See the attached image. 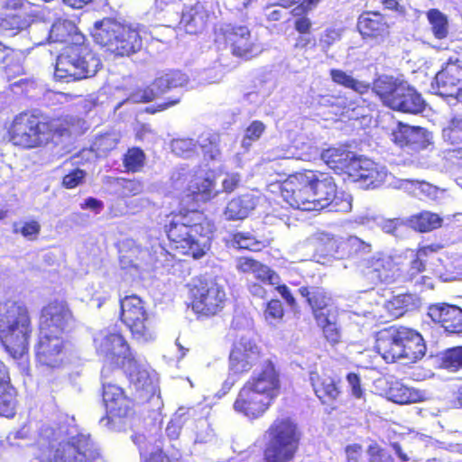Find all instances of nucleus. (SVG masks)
Segmentation results:
<instances>
[{"instance_id": "obj_20", "label": "nucleus", "mask_w": 462, "mask_h": 462, "mask_svg": "<svg viewBox=\"0 0 462 462\" xmlns=\"http://www.w3.org/2000/svg\"><path fill=\"white\" fill-rule=\"evenodd\" d=\"M273 404L263 396L243 384L234 401L233 409L237 414L254 420L262 418Z\"/></svg>"}, {"instance_id": "obj_14", "label": "nucleus", "mask_w": 462, "mask_h": 462, "mask_svg": "<svg viewBox=\"0 0 462 462\" xmlns=\"http://www.w3.org/2000/svg\"><path fill=\"white\" fill-rule=\"evenodd\" d=\"M308 170L295 172L282 182L281 195L291 208L313 210L314 198Z\"/></svg>"}, {"instance_id": "obj_27", "label": "nucleus", "mask_w": 462, "mask_h": 462, "mask_svg": "<svg viewBox=\"0 0 462 462\" xmlns=\"http://www.w3.org/2000/svg\"><path fill=\"white\" fill-rule=\"evenodd\" d=\"M187 190L189 196L197 201L207 203L215 199L220 190L217 189V174L208 170L203 174H195L190 180Z\"/></svg>"}, {"instance_id": "obj_49", "label": "nucleus", "mask_w": 462, "mask_h": 462, "mask_svg": "<svg viewBox=\"0 0 462 462\" xmlns=\"http://www.w3.org/2000/svg\"><path fill=\"white\" fill-rule=\"evenodd\" d=\"M146 155L140 147L128 148L123 155L122 162L125 172H140L145 164Z\"/></svg>"}, {"instance_id": "obj_25", "label": "nucleus", "mask_w": 462, "mask_h": 462, "mask_svg": "<svg viewBox=\"0 0 462 462\" xmlns=\"http://www.w3.org/2000/svg\"><path fill=\"white\" fill-rule=\"evenodd\" d=\"M397 263L391 255L376 253L363 263L365 275L379 282L393 283L396 282Z\"/></svg>"}, {"instance_id": "obj_37", "label": "nucleus", "mask_w": 462, "mask_h": 462, "mask_svg": "<svg viewBox=\"0 0 462 462\" xmlns=\"http://www.w3.org/2000/svg\"><path fill=\"white\" fill-rule=\"evenodd\" d=\"M256 198L249 193L239 195L232 199L224 210L227 220L243 219L256 207Z\"/></svg>"}, {"instance_id": "obj_10", "label": "nucleus", "mask_w": 462, "mask_h": 462, "mask_svg": "<svg viewBox=\"0 0 462 462\" xmlns=\"http://www.w3.org/2000/svg\"><path fill=\"white\" fill-rule=\"evenodd\" d=\"M120 317L128 328L133 339L148 342L155 337L154 322L142 299L134 294L120 300Z\"/></svg>"}, {"instance_id": "obj_51", "label": "nucleus", "mask_w": 462, "mask_h": 462, "mask_svg": "<svg viewBox=\"0 0 462 462\" xmlns=\"http://www.w3.org/2000/svg\"><path fill=\"white\" fill-rule=\"evenodd\" d=\"M412 297L411 294H399L385 302V310L393 319H398L409 311Z\"/></svg>"}, {"instance_id": "obj_43", "label": "nucleus", "mask_w": 462, "mask_h": 462, "mask_svg": "<svg viewBox=\"0 0 462 462\" xmlns=\"http://www.w3.org/2000/svg\"><path fill=\"white\" fill-rule=\"evenodd\" d=\"M408 224L416 232L429 233L441 227L443 218L437 213L422 210L411 215L408 218Z\"/></svg>"}, {"instance_id": "obj_36", "label": "nucleus", "mask_w": 462, "mask_h": 462, "mask_svg": "<svg viewBox=\"0 0 462 462\" xmlns=\"http://www.w3.org/2000/svg\"><path fill=\"white\" fill-rule=\"evenodd\" d=\"M339 237L326 232H318L312 237L314 254L322 260H337Z\"/></svg>"}, {"instance_id": "obj_32", "label": "nucleus", "mask_w": 462, "mask_h": 462, "mask_svg": "<svg viewBox=\"0 0 462 462\" xmlns=\"http://www.w3.org/2000/svg\"><path fill=\"white\" fill-rule=\"evenodd\" d=\"M436 82L443 95L453 96L462 82V63L448 60L436 75Z\"/></svg>"}, {"instance_id": "obj_45", "label": "nucleus", "mask_w": 462, "mask_h": 462, "mask_svg": "<svg viewBox=\"0 0 462 462\" xmlns=\"http://www.w3.org/2000/svg\"><path fill=\"white\" fill-rule=\"evenodd\" d=\"M337 311H328L325 315H319L315 319L318 326L321 328L323 336L331 345L340 342L341 331L337 325Z\"/></svg>"}, {"instance_id": "obj_12", "label": "nucleus", "mask_w": 462, "mask_h": 462, "mask_svg": "<svg viewBox=\"0 0 462 462\" xmlns=\"http://www.w3.org/2000/svg\"><path fill=\"white\" fill-rule=\"evenodd\" d=\"M113 374L114 368L111 366H103L101 369V395L106 415L112 420L131 417L135 413L134 401L113 382Z\"/></svg>"}, {"instance_id": "obj_17", "label": "nucleus", "mask_w": 462, "mask_h": 462, "mask_svg": "<svg viewBox=\"0 0 462 462\" xmlns=\"http://www.w3.org/2000/svg\"><path fill=\"white\" fill-rule=\"evenodd\" d=\"M34 352L36 363L49 369L60 368L68 360L67 341L58 335L40 333Z\"/></svg>"}, {"instance_id": "obj_4", "label": "nucleus", "mask_w": 462, "mask_h": 462, "mask_svg": "<svg viewBox=\"0 0 462 462\" xmlns=\"http://www.w3.org/2000/svg\"><path fill=\"white\" fill-rule=\"evenodd\" d=\"M374 350L387 364L398 361L415 364L425 356L427 346L417 329L393 324L375 333Z\"/></svg>"}, {"instance_id": "obj_39", "label": "nucleus", "mask_w": 462, "mask_h": 462, "mask_svg": "<svg viewBox=\"0 0 462 462\" xmlns=\"http://www.w3.org/2000/svg\"><path fill=\"white\" fill-rule=\"evenodd\" d=\"M293 28L299 34L293 44L294 49L307 51L316 48L317 40L312 34V22L307 15L296 17Z\"/></svg>"}, {"instance_id": "obj_42", "label": "nucleus", "mask_w": 462, "mask_h": 462, "mask_svg": "<svg viewBox=\"0 0 462 462\" xmlns=\"http://www.w3.org/2000/svg\"><path fill=\"white\" fill-rule=\"evenodd\" d=\"M329 76L334 84L350 89L359 95L367 94L372 86L369 82L360 80L355 78L352 73L340 69H331Z\"/></svg>"}, {"instance_id": "obj_8", "label": "nucleus", "mask_w": 462, "mask_h": 462, "mask_svg": "<svg viewBox=\"0 0 462 462\" xmlns=\"http://www.w3.org/2000/svg\"><path fill=\"white\" fill-rule=\"evenodd\" d=\"M370 89L384 106L393 111L416 115L425 109L421 95L400 78L381 75L374 79Z\"/></svg>"}, {"instance_id": "obj_11", "label": "nucleus", "mask_w": 462, "mask_h": 462, "mask_svg": "<svg viewBox=\"0 0 462 462\" xmlns=\"http://www.w3.org/2000/svg\"><path fill=\"white\" fill-rule=\"evenodd\" d=\"M314 198L315 209L330 207L331 210L347 212L351 209V199L344 193L338 195L334 178L328 172L308 170Z\"/></svg>"}, {"instance_id": "obj_56", "label": "nucleus", "mask_w": 462, "mask_h": 462, "mask_svg": "<svg viewBox=\"0 0 462 462\" xmlns=\"http://www.w3.org/2000/svg\"><path fill=\"white\" fill-rule=\"evenodd\" d=\"M18 223L13 224V232L14 234H21L23 237L29 240H34L41 232V225L36 220H29L22 223L21 227H18Z\"/></svg>"}, {"instance_id": "obj_63", "label": "nucleus", "mask_w": 462, "mask_h": 462, "mask_svg": "<svg viewBox=\"0 0 462 462\" xmlns=\"http://www.w3.org/2000/svg\"><path fill=\"white\" fill-rule=\"evenodd\" d=\"M341 39V31L336 28H327L319 36V45L325 51Z\"/></svg>"}, {"instance_id": "obj_18", "label": "nucleus", "mask_w": 462, "mask_h": 462, "mask_svg": "<svg viewBox=\"0 0 462 462\" xmlns=\"http://www.w3.org/2000/svg\"><path fill=\"white\" fill-rule=\"evenodd\" d=\"M309 381L320 403L330 410L337 409L343 395L341 379L323 369L310 371Z\"/></svg>"}, {"instance_id": "obj_3", "label": "nucleus", "mask_w": 462, "mask_h": 462, "mask_svg": "<svg viewBox=\"0 0 462 462\" xmlns=\"http://www.w3.org/2000/svg\"><path fill=\"white\" fill-rule=\"evenodd\" d=\"M32 333V317L24 301H0V346L9 356L14 360L27 358Z\"/></svg>"}, {"instance_id": "obj_22", "label": "nucleus", "mask_w": 462, "mask_h": 462, "mask_svg": "<svg viewBox=\"0 0 462 462\" xmlns=\"http://www.w3.org/2000/svg\"><path fill=\"white\" fill-rule=\"evenodd\" d=\"M260 357L258 346L252 341L241 339L233 345L229 355V371L240 376L252 370Z\"/></svg>"}, {"instance_id": "obj_54", "label": "nucleus", "mask_w": 462, "mask_h": 462, "mask_svg": "<svg viewBox=\"0 0 462 462\" xmlns=\"http://www.w3.org/2000/svg\"><path fill=\"white\" fill-rule=\"evenodd\" d=\"M233 246L250 251L259 250L261 243L249 232H235L230 236Z\"/></svg>"}, {"instance_id": "obj_62", "label": "nucleus", "mask_w": 462, "mask_h": 462, "mask_svg": "<svg viewBox=\"0 0 462 462\" xmlns=\"http://www.w3.org/2000/svg\"><path fill=\"white\" fill-rule=\"evenodd\" d=\"M443 363L448 368L462 367V346L448 349L444 354Z\"/></svg>"}, {"instance_id": "obj_23", "label": "nucleus", "mask_w": 462, "mask_h": 462, "mask_svg": "<svg viewBox=\"0 0 462 462\" xmlns=\"http://www.w3.org/2000/svg\"><path fill=\"white\" fill-rule=\"evenodd\" d=\"M427 315L447 333L462 335V309L458 306L446 302L432 303L428 306Z\"/></svg>"}, {"instance_id": "obj_9", "label": "nucleus", "mask_w": 462, "mask_h": 462, "mask_svg": "<svg viewBox=\"0 0 462 462\" xmlns=\"http://www.w3.org/2000/svg\"><path fill=\"white\" fill-rule=\"evenodd\" d=\"M188 307L198 318H211L219 314L226 305V290L216 277L198 275L187 284Z\"/></svg>"}, {"instance_id": "obj_29", "label": "nucleus", "mask_w": 462, "mask_h": 462, "mask_svg": "<svg viewBox=\"0 0 462 462\" xmlns=\"http://www.w3.org/2000/svg\"><path fill=\"white\" fill-rule=\"evenodd\" d=\"M125 23H120L116 19L106 17L95 23L92 36L94 41L102 47H106L111 52L112 48L125 51L122 48L116 45V37L120 32H124V25Z\"/></svg>"}, {"instance_id": "obj_30", "label": "nucleus", "mask_w": 462, "mask_h": 462, "mask_svg": "<svg viewBox=\"0 0 462 462\" xmlns=\"http://www.w3.org/2000/svg\"><path fill=\"white\" fill-rule=\"evenodd\" d=\"M345 453L346 462H394L393 457L374 440L366 447V459L364 458V449L359 443L346 445Z\"/></svg>"}, {"instance_id": "obj_15", "label": "nucleus", "mask_w": 462, "mask_h": 462, "mask_svg": "<svg viewBox=\"0 0 462 462\" xmlns=\"http://www.w3.org/2000/svg\"><path fill=\"white\" fill-rule=\"evenodd\" d=\"M440 246L439 245H428L419 246L411 254L409 263L396 271V282L403 283H412L420 290L432 289L434 287L431 277L423 275L426 271V258L429 254L437 252Z\"/></svg>"}, {"instance_id": "obj_61", "label": "nucleus", "mask_w": 462, "mask_h": 462, "mask_svg": "<svg viewBox=\"0 0 462 462\" xmlns=\"http://www.w3.org/2000/svg\"><path fill=\"white\" fill-rule=\"evenodd\" d=\"M264 131L265 125L262 121H253L245 131L243 144L250 145L253 142L259 140Z\"/></svg>"}, {"instance_id": "obj_64", "label": "nucleus", "mask_w": 462, "mask_h": 462, "mask_svg": "<svg viewBox=\"0 0 462 462\" xmlns=\"http://www.w3.org/2000/svg\"><path fill=\"white\" fill-rule=\"evenodd\" d=\"M408 224V219L401 217L387 218L382 221L381 229L389 235L398 236L399 231Z\"/></svg>"}, {"instance_id": "obj_5", "label": "nucleus", "mask_w": 462, "mask_h": 462, "mask_svg": "<svg viewBox=\"0 0 462 462\" xmlns=\"http://www.w3.org/2000/svg\"><path fill=\"white\" fill-rule=\"evenodd\" d=\"M57 441L56 431L51 427L41 429L37 439L40 462H98L99 451L88 436L76 434L66 440Z\"/></svg>"}, {"instance_id": "obj_7", "label": "nucleus", "mask_w": 462, "mask_h": 462, "mask_svg": "<svg viewBox=\"0 0 462 462\" xmlns=\"http://www.w3.org/2000/svg\"><path fill=\"white\" fill-rule=\"evenodd\" d=\"M267 442L263 462H293L300 451L303 432L290 415L276 417L264 432Z\"/></svg>"}, {"instance_id": "obj_38", "label": "nucleus", "mask_w": 462, "mask_h": 462, "mask_svg": "<svg viewBox=\"0 0 462 462\" xmlns=\"http://www.w3.org/2000/svg\"><path fill=\"white\" fill-rule=\"evenodd\" d=\"M116 45L118 48L126 49L125 51H122L113 47L111 52L116 56H129L137 52L142 47V38L138 29L125 23L124 25V32H120V35L116 37Z\"/></svg>"}, {"instance_id": "obj_26", "label": "nucleus", "mask_w": 462, "mask_h": 462, "mask_svg": "<svg viewBox=\"0 0 462 462\" xmlns=\"http://www.w3.org/2000/svg\"><path fill=\"white\" fill-rule=\"evenodd\" d=\"M444 142L449 146L444 152L445 158L452 165L462 168V117L452 116L442 130Z\"/></svg>"}, {"instance_id": "obj_28", "label": "nucleus", "mask_w": 462, "mask_h": 462, "mask_svg": "<svg viewBox=\"0 0 462 462\" xmlns=\"http://www.w3.org/2000/svg\"><path fill=\"white\" fill-rule=\"evenodd\" d=\"M348 178L363 187L375 188L382 181V175L375 163L366 158L356 156L348 169Z\"/></svg>"}, {"instance_id": "obj_40", "label": "nucleus", "mask_w": 462, "mask_h": 462, "mask_svg": "<svg viewBox=\"0 0 462 462\" xmlns=\"http://www.w3.org/2000/svg\"><path fill=\"white\" fill-rule=\"evenodd\" d=\"M189 79L186 73L180 69H167L159 73L153 79V85L159 90V93H165L184 88L188 85Z\"/></svg>"}, {"instance_id": "obj_58", "label": "nucleus", "mask_w": 462, "mask_h": 462, "mask_svg": "<svg viewBox=\"0 0 462 462\" xmlns=\"http://www.w3.org/2000/svg\"><path fill=\"white\" fill-rule=\"evenodd\" d=\"M253 273L254 278L262 283L274 285L277 284L280 280L279 275L273 270L261 262L257 263V266Z\"/></svg>"}, {"instance_id": "obj_57", "label": "nucleus", "mask_w": 462, "mask_h": 462, "mask_svg": "<svg viewBox=\"0 0 462 462\" xmlns=\"http://www.w3.org/2000/svg\"><path fill=\"white\" fill-rule=\"evenodd\" d=\"M160 96H162V94L159 93L157 88L154 87L153 80L150 85L137 88L132 93V98L136 103H149Z\"/></svg>"}, {"instance_id": "obj_24", "label": "nucleus", "mask_w": 462, "mask_h": 462, "mask_svg": "<svg viewBox=\"0 0 462 462\" xmlns=\"http://www.w3.org/2000/svg\"><path fill=\"white\" fill-rule=\"evenodd\" d=\"M356 27L364 40L382 42L390 35V25L379 11L363 12L357 19Z\"/></svg>"}, {"instance_id": "obj_41", "label": "nucleus", "mask_w": 462, "mask_h": 462, "mask_svg": "<svg viewBox=\"0 0 462 462\" xmlns=\"http://www.w3.org/2000/svg\"><path fill=\"white\" fill-rule=\"evenodd\" d=\"M386 394L390 401L398 404H410L423 401V395L420 391L409 387L398 380L390 383Z\"/></svg>"}, {"instance_id": "obj_34", "label": "nucleus", "mask_w": 462, "mask_h": 462, "mask_svg": "<svg viewBox=\"0 0 462 462\" xmlns=\"http://www.w3.org/2000/svg\"><path fill=\"white\" fill-rule=\"evenodd\" d=\"M120 367L136 390L148 391L152 386V379L148 370L134 358L133 354L123 361Z\"/></svg>"}, {"instance_id": "obj_16", "label": "nucleus", "mask_w": 462, "mask_h": 462, "mask_svg": "<svg viewBox=\"0 0 462 462\" xmlns=\"http://www.w3.org/2000/svg\"><path fill=\"white\" fill-rule=\"evenodd\" d=\"M73 313L65 300L54 299L44 305L40 314V333L61 336L73 322Z\"/></svg>"}, {"instance_id": "obj_59", "label": "nucleus", "mask_w": 462, "mask_h": 462, "mask_svg": "<svg viewBox=\"0 0 462 462\" xmlns=\"http://www.w3.org/2000/svg\"><path fill=\"white\" fill-rule=\"evenodd\" d=\"M283 7H290L293 5L298 4L296 7L291 10L293 16L307 15V14L312 10L314 6L319 2V0H282Z\"/></svg>"}, {"instance_id": "obj_52", "label": "nucleus", "mask_w": 462, "mask_h": 462, "mask_svg": "<svg viewBox=\"0 0 462 462\" xmlns=\"http://www.w3.org/2000/svg\"><path fill=\"white\" fill-rule=\"evenodd\" d=\"M422 130L420 126H410L399 122L396 129L393 132V142L401 147L408 146L415 142L414 135Z\"/></svg>"}, {"instance_id": "obj_50", "label": "nucleus", "mask_w": 462, "mask_h": 462, "mask_svg": "<svg viewBox=\"0 0 462 462\" xmlns=\"http://www.w3.org/2000/svg\"><path fill=\"white\" fill-rule=\"evenodd\" d=\"M28 26L29 19L25 14L10 13L0 19V30L9 32L11 35L17 34Z\"/></svg>"}, {"instance_id": "obj_35", "label": "nucleus", "mask_w": 462, "mask_h": 462, "mask_svg": "<svg viewBox=\"0 0 462 462\" xmlns=\"http://www.w3.org/2000/svg\"><path fill=\"white\" fill-rule=\"evenodd\" d=\"M372 250L373 246L370 243L357 236L339 237L337 260L361 258L370 254Z\"/></svg>"}, {"instance_id": "obj_55", "label": "nucleus", "mask_w": 462, "mask_h": 462, "mask_svg": "<svg viewBox=\"0 0 462 462\" xmlns=\"http://www.w3.org/2000/svg\"><path fill=\"white\" fill-rule=\"evenodd\" d=\"M87 171L80 168L69 171L62 177L61 186L67 189H76L85 183Z\"/></svg>"}, {"instance_id": "obj_44", "label": "nucleus", "mask_w": 462, "mask_h": 462, "mask_svg": "<svg viewBox=\"0 0 462 462\" xmlns=\"http://www.w3.org/2000/svg\"><path fill=\"white\" fill-rule=\"evenodd\" d=\"M197 143V148L199 147L205 161L211 162L217 160L220 153V134L217 132L207 131L201 133Z\"/></svg>"}, {"instance_id": "obj_31", "label": "nucleus", "mask_w": 462, "mask_h": 462, "mask_svg": "<svg viewBox=\"0 0 462 462\" xmlns=\"http://www.w3.org/2000/svg\"><path fill=\"white\" fill-rule=\"evenodd\" d=\"M356 156L344 145L331 146L321 152V159L331 170L337 174L346 175Z\"/></svg>"}, {"instance_id": "obj_21", "label": "nucleus", "mask_w": 462, "mask_h": 462, "mask_svg": "<svg viewBox=\"0 0 462 462\" xmlns=\"http://www.w3.org/2000/svg\"><path fill=\"white\" fill-rule=\"evenodd\" d=\"M224 42L231 53L243 60H250L257 55L258 50L252 40L251 32L245 25H234L223 32Z\"/></svg>"}, {"instance_id": "obj_60", "label": "nucleus", "mask_w": 462, "mask_h": 462, "mask_svg": "<svg viewBox=\"0 0 462 462\" xmlns=\"http://www.w3.org/2000/svg\"><path fill=\"white\" fill-rule=\"evenodd\" d=\"M263 315L268 321H281L284 316V309L281 300L272 299L267 301L263 310Z\"/></svg>"}, {"instance_id": "obj_19", "label": "nucleus", "mask_w": 462, "mask_h": 462, "mask_svg": "<svg viewBox=\"0 0 462 462\" xmlns=\"http://www.w3.org/2000/svg\"><path fill=\"white\" fill-rule=\"evenodd\" d=\"M244 384L272 403L274 402L282 391L280 372L275 364L270 359L265 360L260 369L254 372Z\"/></svg>"}, {"instance_id": "obj_48", "label": "nucleus", "mask_w": 462, "mask_h": 462, "mask_svg": "<svg viewBox=\"0 0 462 462\" xmlns=\"http://www.w3.org/2000/svg\"><path fill=\"white\" fill-rule=\"evenodd\" d=\"M204 15L202 10L196 5L185 7L181 12L180 24L189 32H197L203 24Z\"/></svg>"}, {"instance_id": "obj_46", "label": "nucleus", "mask_w": 462, "mask_h": 462, "mask_svg": "<svg viewBox=\"0 0 462 462\" xmlns=\"http://www.w3.org/2000/svg\"><path fill=\"white\" fill-rule=\"evenodd\" d=\"M426 17L433 36L438 40H444L449 33L448 16L437 8L427 11Z\"/></svg>"}, {"instance_id": "obj_13", "label": "nucleus", "mask_w": 462, "mask_h": 462, "mask_svg": "<svg viewBox=\"0 0 462 462\" xmlns=\"http://www.w3.org/2000/svg\"><path fill=\"white\" fill-rule=\"evenodd\" d=\"M93 346L96 355L108 363L106 366L113 367L114 372L132 355L127 340L119 331H99L93 338Z\"/></svg>"}, {"instance_id": "obj_47", "label": "nucleus", "mask_w": 462, "mask_h": 462, "mask_svg": "<svg viewBox=\"0 0 462 462\" xmlns=\"http://www.w3.org/2000/svg\"><path fill=\"white\" fill-rule=\"evenodd\" d=\"M18 406L17 390L13 386L0 389V417L13 419Z\"/></svg>"}, {"instance_id": "obj_53", "label": "nucleus", "mask_w": 462, "mask_h": 462, "mask_svg": "<svg viewBox=\"0 0 462 462\" xmlns=\"http://www.w3.org/2000/svg\"><path fill=\"white\" fill-rule=\"evenodd\" d=\"M171 152L182 158H191L197 155V143L189 137L175 138L171 143Z\"/></svg>"}, {"instance_id": "obj_6", "label": "nucleus", "mask_w": 462, "mask_h": 462, "mask_svg": "<svg viewBox=\"0 0 462 462\" xmlns=\"http://www.w3.org/2000/svg\"><path fill=\"white\" fill-rule=\"evenodd\" d=\"M56 120L41 114L24 111L16 115L7 129L9 142L21 149L30 150L47 145L62 134Z\"/></svg>"}, {"instance_id": "obj_2", "label": "nucleus", "mask_w": 462, "mask_h": 462, "mask_svg": "<svg viewBox=\"0 0 462 462\" xmlns=\"http://www.w3.org/2000/svg\"><path fill=\"white\" fill-rule=\"evenodd\" d=\"M162 231L175 254L199 260L211 248L216 226L202 210L180 208L166 215Z\"/></svg>"}, {"instance_id": "obj_1", "label": "nucleus", "mask_w": 462, "mask_h": 462, "mask_svg": "<svg viewBox=\"0 0 462 462\" xmlns=\"http://www.w3.org/2000/svg\"><path fill=\"white\" fill-rule=\"evenodd\" d=\"M48 39L51 42L67 43L55 65L54 76L59 80L71 82L90 78L102 67L99 57L73 22L56 19Z\"/></svg>"}, {"instance_id": "obj_33", "label": "nucleus", "mask_w": 462, "mask_h": 462, "mask_svg": "<svg viewBox=\"0 0 462 462\" xmlns=\"http://www.w3.org/2000/svg\"><path fill=\"white\" fill-rule=\"evenodd\" d=\"M299 292L310 306L314 319L319 318V315H325L328 311H335L331 308V298L324 289L302 286L299 289Z\"/></svg>"}]
</instances>
